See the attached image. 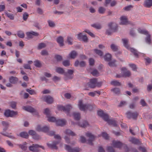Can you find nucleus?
Wrapping results in <instances>:
<instances>
[{"instance_id":"obj_1","label":"nucleus","mask_w":152,"mask_h":152,"mask_svg":"<svg viewBox=\"0 0 152 152\" xmlns=\"http://www.w3.org/2000/svg\"><path fill=\"white\" fill-rule=\"evenodd\" d=\"M122 41L124 46L133 53L135 57H137L138 54L137 53V51L136 50L133 48H131L129 46L128 43V40L126 39H122Z\"/></svg>"},{"instance_id":"obj_2","label":"nucleus","mask_w":152,"mask_h":152,"mask_svg":"<svg viewBox=\"0 0 152 152\" xmlns=\"http://www.w3.org/2000/svg\"><path fill=\"white\" fill-rule=\"evenodd\" d=\"M101 85V83L98 82L96 78L90 79L88 83V86L91 88H94L96 86H100Z\"/></svg>"},{"instance_id":"obj_3","label":"nucleus","mask_w":152,"mask_h":152,"mask_svg":"<svg viewBox=\"0 0 152 152\" xmlns=\"http://www.w3.org/2000/svg\"><path fill=\"white\" fill-rule=\"evenodd\" d=\"M78 105L80 110L83 111L87 109L91 110L92 108L91 105L88 104H84L82 101H80L79 102Z\"/></svg>"},{"instance_id":"obj_4","label":"nucleus","mask_w":152,"mask_h":152,"mask_svg":"<svg viewBox=\"0 0 152 152\" xmlns=\"http://www.w3.org/2000/svg\"><path fill=\"white\" fill-rule=\"evenodd\" d=\"M109 28L106 30V34L108 35L111 34L112 31H115L117 28V26L112 23H110L109 24Z\"/></svg>"},{"instance_id":"obj_5","label":"nucleus","mask_w":152,"mask_h":152,"mask_svg":"<svg viewBox=\"0 0 152 152\" xmlns=\"http://www.w3.org/2000/svg\"><path fill=\"white\" fill-rule=\"evenodd\" d=\"M39 148H41L43 150L45 149L44 146L37 144H33L31 146L29 147V149L30 151L33 152H38L39 151Z\"/></svg>"},{"instance_id":"obj_6","label":"nucleus","mask_w":152,"mask_h":152,"mask_svg":"<svg viewBox=\"0 0 152 152\" xmlns=\"http://www.w3.org/2000/svg\"><path fill=\"white\" fill-rule=\"evenodd\" d=\"M59 142V141H50L47 143L48 147L52 149L57 150L58 147L57 145Z\"/></svg>"},{"instance_id":"obj_7","label":"nucleus","mask_w":152,"mask_h":152,"mask_svg":"<svg viewBox=\"0 0 152 152\" xmlns=\"http://www.w3.org/2000/svg\"><path fill=\"white\" fill-rule=\"evenodd\" d=\"M41 99L49 104H51L53 102V98L49 95L43 96Z\"/></svg>"},{"instance_id":"obj_8","label":"nucleus","mask_w":152,"mask_h":152,"mask_svg":"<svg viewBox=\"0 0 152 152\" xmlns=\"http://www.w3.org/2000/svg\"><path fill=\"white\" fill-rule=\"evenodd\" d=\"M128 118H132L134 119H136L138 115V113L137 112H131L128 111L126 113Z\"/></svg>"},{"instance_id":"obj_9","label":"nucleus","mask_w":152,"mask_h":152,"mask_svg":"<svg viewBox=\"0 0 152 152\" xmlns=\"http://www.w3.org/2000/svg\"><path fill=\"white\" fill-rule=\"evenodd\" d=\"M121 73L122 74V76L123 77H129L131 75V72L125 67L122 68L121 69Z\"/></svg>"},{"instance_id":"obj_10","label":"nucleus","mask_w":152,"mask_h":152,"mask_svg":"<svg viewBox=\"0 0 152 152\" xmlns=\"http://www.w3.org/2000/svg\"><path fill=\"white\" fill-rule=\"evenodd\" d=\"M65 149L69 152H79L80 149L78 147L72 148L70 146L65 145Z\"/></svg>"},{"instance_id":"obj_11","label":"nucleus","mask_w":152,"mask_h":152,"mask_svg":"<svg viewBox=\"0 0 152 152\" xmlns=\"http://www.w3.org/2000/svg\"><path fill=\"white\" fill-rule=\"evenodd\" d=\"M86 135L87 136L89 137V139L88 140V144L90 145H93L92 142L94 140L95 138L94 135L90 133H87Z\"/></svg>"},{"instance_id":"obj_12","label":"nucleus","mask_w":152,"mask_h":152,"mask_svg":"<svg viewBox=\"0 0 152 152\" xmlns=\"http://www.w3.org/2000/svg\"><path fill=\"white\" fill-rule=\"evenodd\" d=\"M8 127H5L3 129V132H1L0 133L3 135L8 137L12 139H15V137L12 135H11V134H9L7 132H4L7 129Z\"/></svg>"},{"instance_id":"obj_13","label":"nucleus","mask_w":152,"mask_h":152,"mask_svg":"<svg viewBox=\"0 0 152 152\" xmlns=\"http://www.w3.org/2000/svg\"><path fill=\"white\" fill-rule=\"evenodd\" d=\"M72 108L71 105L69 104L66 105V106H60L58 107L59 110L64 111L68 112Z\"/></svg>"},{"instance_id":"obj_14","label":"nucleus","mask_w":152,"mask_h":152,"mask_svg":"<svg viewBox=\"0 0 152 152\" xmlns=\"http://www.w3.org/2000/svg\"><path fill=\"white\" fill-rule=\"evenodd\" d=\"M98 115L102 118L105 121L108 120V115L107 114L104 113L102 111H99L98 112Z\"/></svg>"},{"instance_id":"obj_15","label":"nucleus","mask_w":152,"mask_h":152,"mask_svg":"<svg viewBox=\"0 0 152 152\" xmlns=\"http://www.w3.org/2000/svg\"><path fill=\"white\" fill-rule=\"evenodd\" d=\"M77 38L79 39H82L84 42H87L88 40L86 35H83L81 33L77 34Z\"/></svg>"},{"instance_id":"obj_16","label":"nucleus","mask_w":152,"mask_h":152,"mask_svg":"<svg viewBox=\"0 0 152 152\" xmlns=\"http://www.w3.org/2000/svg\"><path fill=\"white\" fill-rule=\"evenodd\" d=\"M143 6L146 7H150L152 6V0H145Z\"/></svg>"},{"instance_id":"obj_17","label":"nucleus","mask_w":152,"mask_h":152,"mask_svg":"<svg viewBox=\"0 0 152 152\" xmlns=\"http://www.w3.org/2000/svg\"><path fill=\"white\" fill-rule=\"evenodd\" d=\"M24 110L31 113H36V110L31 106H24L23 107Z\"/></svg>"},{"instance_id":"obj_18","label":"nucleus","mask_w":152,"mask_h":152,"mask_svg":"<svg viewBox=\"0 0 152 152\" xmlns=\"http://www.w3.org/2000/svg\"><path fill=\"white\" fill-rule=\"evenodd\" d=\"M26 34L27 37L30 38H32L33 36H37L39 34L33 31L27 32Z\"/></svg>"},{"instance_id":"obj_19","label":"nucleus","mask_w":152,"mask_h":152,"mask_svg":"<svg viewBox=\"0 0 152 152\" xmlns=\"http://www.w3.org/2000/svg\"><path fill=\"white\" fill-rule=\"evenodd\" d=\"M121 23L122 25H126L127 23L128 20L126 16H122L120 18Z\"/></svg>"},{"instance_id":"obj_20","label":"nucleus","mask_w":152,"mask_h":152,"mask_svg":"<svg viewBox=\"0 0 152 152\" xmlns=\"http://www.w3.org/2000/svg\"><path fill=\"white\" fill-rule=\"evenodd\" d=\"M18 78L15 77L11 76L9 78V81L11 83L15 84L18 81Z\"/></svg>"},{"instance_id":"obj_21","label":"nucleus","mask_w":152,"mask_h":152,"mask_svg":"<svg viewBox=\"0 0 152 152\" xmlns=\"http://www.w3.org/2000/svg\"><path fill=\"white\" fill-rule=\"evenodd\" d=\"M66 121L64 119H58L56 120V124L57 125L62 126L64 125Z\"/></svg>"},{"instance_id":"obj_22","label":"nucleus","mask_w":152,"mask_h":152,"mask_svg":"<svg viewBox=\"0 0 152 152\" xmlns=\"http://www.w3.org/2000/svg\"><path fill=\"white\" fill-rule=\"evenodd\" d=\"M106 121H107L109 124L112 125L114 126H117L118 125L117 122L115 120H110L109 118V117H108V120Z\"/></svg>"},{"instance_id":"obj_23","label":"nucleus","mask_w":152,"mask_h":152,"mask_svg":"<svg viewBox=\"0 0 152 152\" xmlns=\"http://www.w3.org/2000/svg\"><path fill=\"white\" fill-rule=\"evenodd\" d=\"M57 41L61 46H64V38L62 37H59L57 39Z\"/></svg>"},{"instance_id":"obj_24","label":"nucleus","mask_w":152,"mask_h":152,"mask_svg":"<svg viewBox=\"0 0 152 152\" xmlns=\"http://www.w3.org/2000/svg\"><path fill=\"white\" fill-rule=\"evenodd\" d=\"M113 144L114 147L118 148H121L122 145L121 142L115 141H113Z\"/></svg>"},{"instance_id":"obj_25","label":"nucleus","mask_w":152,"mask_h":152,"mask_svg":"<svg viewBox=\"0 0 152 152\" xmlns=\"http://www.w3.org/2000/svg\"><path fill=\"white\" fill-rule=\"evenodd\" d=\"M74 72V71L72 70H68L67 71V73H64V75L66 76L68 79H71L72 78V77L71 76H68V75H72Z\"/></svg>"},{"instance_id":"obj_26","label":"nucleus","mask_w":152,"mask_h":152,"mask_svg":"<svg viewBox=\"0 0 152 152\" xmlns=\"http://www.w3.org/2000/svg\"><path fill=\"white\" fill-rule=\"evenodd\" d=\"M145 35L146 36L145 39V42L149 44H150L151 42V35L148 33V32Z\"/></svg>"},{"instance_id":"obj_27","label":"nucleus","mask_w":152,"mask_h":152,"mask_svg":"<svg viewBox=\"0 0 152 152\" xmlns=\"http://www.w3.org/2000/svg\"><path fill=\"white\" fill-rule=\"evenodd\" d=\"M113 93L116 95H119L121 94L120 90L118 88H115L111 90Z\"/></svg>"},{"instance_id":"obj_28","label":"nucleus","mask_w":152,"mask_h":152,"mask_svg":"<svg viewBox=\"0 0 152 152\" xmlns=\"http://www.w3.org/2000/svg\"><path fill=\"white\" fill-rule=\"evenodd\" d=\"M70 58L72 59L75 58L77 55V53L75 50L72 51L69 54Z\"/></svg>"},{"instance_id":"obj_29","label":"nucleus","mask_w":152,"mask_h":152,"mask_svg":"<svg viewBox=\"0 0 152 152\" xmlns=\"http://www.w3.org/2000/svg\"><path fill=\"white\" fill-rule=\"evenodd\" d=\"M18 135L26 139L28 137V133L24 132H20Z\"/></svg>"},{"instance_id":"obj_30","label":"nucleus","mask_w":152,"mask_h":152,"mask_svg":"<svg viewBox=\"0 0 152 152\" xmlns=\"http://www.w3.org/2000/svg\"><path fill=\"white\" fill-rule=\"evenodd\" d=\"M64 133L65 134H67L68 135H69L72 136H75L76 135L72 131L68 129H66L64 132Z\"/></svg>"},{"instance_id":"obj_31","label":"nucleus","mask_w":152,"mask_h":152,"mask_svg":"<svg viewBox=\"0 0 152 152\" xmlns=\"http://www.w3.org/2000/svg\"><path fill=\"white\" fill-rule=\"evenodd\" d=\"M111 55L109 53L106 54L104 56V60L107 61H110L111 60Z\"/></svg>"},{"instance_id":"obj_32","label":"nucleus","mask_w":152,"mask_h":152,"mask_svg":"<svg viewBox=\"0 0 152 152\" xmlns=\"http://www.w3.org/2000/svg\"><path fill=\"white\" fill-rule=\"evenodd\" d=\"M73 115L76 120H78L80 118V114L79 113L74 112L73 113Z\"/></svg>"},{"instance_id":"obj_33","label":"nucleus","mask_w":152,"mask_h":152,"mask_svg":"<svg viewBox=\"0 0 152 152\" xmlns=\"http://www.w3.org/2000/svg\"><path fill=\"white\" fill-rule=\"evenodd\" d=\"M79 125L81 127L85 128L88 126V122L86 121H83L82 123L79 124Z\"/></svg>"},{"instance_id":"obj_34","label":"nucleus","mask_w":152,"mask_h":152,"mask_svg":"<svg viewBox=\"0 0 152 152\" xmlns=\"http://www.w3.org/2000/svg\"><path fill=\"white\" fill-rule=\"evenodd\" d=\"M91 26L97 29H100L102 28L101 25L99 23H94L91 25Z\"/></svg>"},{"instance_id":"obj_35","label":"nucleus","mask_w":152,"mask_h":152,"mask_svg":"<svg viewBox=\"0 0 152 152\" xmlns=\"http://www.w3.org/2000/svg\"><path fill=\"white\" fill-rule=\"evenodd\" d=\"M110 47L111 49L114 51H117L118 50V46L114 44H112L111 45Z\"/></svg>"},{"instance_id":"obj_36","label":"nucleus","mask_w":152,"mask_h":152,"mask_svg":"<svg viewBox=\"0 0 152 152\" xmlns=\"http://www.w3.org/2000/svg\"><path fill=\"white\" fill-rule=\"evenodd\" d=\"M111 84L114 86H119L121 85V83L117 80H113L111 82Z\"/></svg>"},{"instance_id":"obj_37","label":"nucleus","mask_w":152,"mask_h":152,"mask_svg":"<svg viewBox=\"0 0 152 152\" xmlns=\"http://www.w3.org/2000/svg\"><path fill=\"white\" fill-rule=\"evenodd\" d=\"M34 65L36 67H40L41 66V64L38 60H36L34 61Z\"/></svg>"},{"instance_id":"obj_38","label":"nucleus","mask_w":152,"mask_h":152,"mask_svg":"<svg viewBox=\"0 0 152 152\" xmlns=\"http://www.w3.org/2000/svg\"><path fill=\"white\" fill-rule=\"evenodd\" d=\"M46 47L45 44L43 43H40L39 44L37 48L38 49L40 50L42 48H44Z\"/></svg>"},{"instance_id":"obj_39","label":"nucleus","mask_w":152,"mask_h":152,"mask_svg":"<svg viewBox=\"0 0 152 152\" xmlns=\"http://www.w3.org/2000/svg\"><path fill=\"white\" fill-rule=\"evenodd\" d=\"M116 62V60H113L112 61L109 62L108 63V64L109 65L110 67L115 66H116L115 64Z\"/></svg>"},{"instance_id":"obj_40","label":"nucleus","mask_w":152,"mask_h":152,"mask_svg":"<svg viewBox=\"0 0 152 152\" xmlns=\"http://www.w3.org/2000/svg\"><path fill=\"white\" fill-rule=\"evenodd\" d=\"M17 35L19 37L21 38H23L24 37V34L23 32L21 31L18 32Z\"/></svg>"},{"instance_id":"obj_41","label":"nucleus","mask_w":152,"mask_h":152,"mask_svg":"<svg viewBox=\"0 0 152 152\" xmlns=\"http://www.w3.org/2000/svg\"><path fill=\"white\" fill-rule=\"evenodd\" d=\"M56 72L60 74H63L64 72V69L61 68H57L56 69Z\"/></svg>"},{"instance_id":"obj_42","label":"nucleus","mask_w":152,"mask_h":152,"mask_svg":"<svg viewBox=\"0 0 152 152\" xmlns=\"http://www.w3.org/2000/svg\"><path fill=\"white\" fill-rule=\"evenodd\" d=\"M137 31L139 33L145 35L146 34H147L148 32V31H147L144 30H142L140 28L138 29Z\"/></svg>"},{"instance_id":"obj_43","label":"nucleus","mask_w":152,"mask_h":152,"mask_svg":"<svg viewBox=\"0 0 152 152\" xmlns=\"http://www.w3.org/2000/svg\"><path fill=\"white\" fill-rule=\"evenodd\" d=\"M130 67L132 68L134 71H135L137 69V67L136 65L133 64H129Z\"/></svg>"},{"instance_id":"obj_44","label":"nucleus","mask_w":152,"mask_h":152,"mask_svg":"<svg viewBox=\"0 0 152 152\" xmlns=\"http://www.w3.org/2000/svg\"><path fill=\"white\" fill-rule=\"evenodd\" d=\"M131 142L133 143L134 144H137L139 142L138 140L134 138H132L130 140Z\"/></svg>"},{"instance_id":"obj_45","label":"nucleus","mask_w":152,"mask_h":152,"mask_svg":"<svg viewBox=\"0 0 152 152\" xmlns=\"http://www.w3.org/2000/svg\"><path fill=\"white\" fill-rule=\"evenodd\" d=\"M67 41L68 45H72V44L73 39L71 37H68L67 38Z\"/></svg>"},{"instance_id":"obj_46","label":"nucleus","mask_w":152,"mask_h":152,"mask_svg":"<svg viewBox=\"0 0 152 152\" xmlns=\"http://www.w3.org/2000/svg\"><path fill=\"white\" fill-rule=\"evenodd\" d=\"M94 51L96 54L100 56H103V53L101 50L98 49H95Z\"/></svg>"},{"instance_id":"obj_47","label":"nucleus","mask_w":152,"mask_h":152,"mask_svg":"<svg viewBox=\"0 0 152 152\" xmlns=\"http://www.w3.org/2000/svg\"><path fill=\"white\" fill-rule=\"evenodd\" d=\"M48 120L50 122H54V121H56V118L54 117H49L48 116Z\"/></svg>"},{"instance_id":"obj_48","label":"nucleus","mask_w":152,"mask_h":152,"mask_svg":"<svg viewBox=\"0 0 152 152\" xmlns=\"http://www.w3.org/2000/svg\"><path fill=\"white\" fill-rule=\"evenodd\" d=\"M28 17V14L27 13L25 12L23 15V18L24 20L26 21Z\"/></svg>"},{"instance_id":"obj_49","label":"nucleus","mask_w":152,"mask_h":152,"mask_svg":"<svg viewBox=\"0 0 152 152\" xmlns=\"http://www.w3.org/2000/svg\"><path fill=\"white\" fill-rule=\"evenodd\" d=\"M105 10V9L103 7H100L99 9V13L103 14Z\"/></svg>"},{"instance_id":"obj_50","label":"nucleus","mask_w":152,"mask_h":152,"mask_svg":"<svg viewBox=\"0 0 152 152\" xmlns=\"http://www.w3.org/2000/svg\"><path fill=\"white\" fill-rule=\"evenodd\" d=\"M144 59L146 62V64L147 63L150 64L152 61V59L148 57L145 58Z\"/></svg>"},{"instance_id":"obj_51","label":"nucleus","mask_w":152,"mask_h":152,"mask_svg":"<svg viewBox=\"0 0 152 152\" xmlns=\"http://www.w3.org/2000/svg\"><path fill=\"white\" fill-rule=\"evenodd\" d=\"M10 110H6L5 112H4V115L7 117H9V115L10 114Z\"/></svg>"},{"instance_id":"obj_52","label":"nucleus","mask_w":152,"mask_h":152,"mask_svg":"<svg viewBox=\"0 0 152 152\" xmlns=\"http://www.w3.org/2000/svg\"><path fill=\"white\" fill-rule=\"evenodd\" d=\"M6 16L9 18L11 20H13L14 19V17L13 15L11 13H6Z\"/></svg>"},{"instance_id":"obj_53","label":"nucleus","mask_w":152,"mask_h":152,"mask_svg":"<svg viewBox=\"0 0 152 152\" xmlns=\"http://www.w3.org/2000/svg\"><path fill=\"white\" fill-rule=\"evenodd\" d=\"M63 64L65 66H69L70 65L69 61L68 60H65L63 62Z\"/></svg>"},{"instance_id":"obj_54","label":"nucleus","mask_w":152,"mask_h":152,"mask_svg":"<svg viewBox=\"0 0 152 152\" xmlns=\"http://www.w3.org/2000/svg\"><path fill=\"white\" fill-rule=\"evenodd\" d=\"M55 58L57 61L59 62L61 61L62 58L61 56L59 55H57L55 56Z\"/></svg>"},{"instance_id":"obj_55","label":"nucleus","mask_w":152,"mask_h":152,"mask_svg":"<svg viewBox=\"0 0 152 152\" xmlns=\"http://www.w3.org/2000/svg\"><path fill=\"white\" fill-rule=\"evenodd\" d=\"M17 114V112H15L13 111H10V114L9 117H12Z\"/></svg>"},{"instance_id":"obj_56","label":"nucleus","mask_w":152,"mask_h":152,"mask_svg":"<svg viewBox=\"0 0 152 152\" xmlns=\"http://www.w3.org/2000/svg\"><path fill=\"white\" fill-rule=\"evenodd\" d=\"M107 152H115V150L112 147L108 146L107 148Z\"/></svg>"},{"instance_id":"obj_57","label":"nucleus","mask_w":152,"mask_h":152,"mask_svg":"<svg viewBox=\"0 0 152 152\" xmlns=\"http://www.w3.org/2000/svg\"><path fill=\"white\" fill-rule=\"evenodd\" d=\"M91 74L94 76H96L98 75L99 73L97 70L95 69L91 72Z\"/></svg>"},{"instance_id":"obj_58","label":"nucleus","mask_w":152,"mask_h":152,"mask_svg":"<svg viewBox=\"0 0 152 152\" xmlns=\"http://www.w3.org/2000/svg\"><path fill=\"white\" fill-rule=\"evenodd\" d=\"M140 103L142 106H147L146 103L143 99H142L140 101Z\"/></svg>"},{"instance_id":"obj_59","label":"nucleus","mask_w":152,"mask_h":152,"mask_svg":"<svg viewBox=\"0 0 152 152\" xmlns=\"http://www.w3.org/2000/svg\"><path fill=\"white\" fill-rule=\"evenodd\" d=\"M132 7L133 6L132 5H129L124 8V10L128 11L130 10Z\"/></svg>"},{"instance_id":"obj_60","label":"nucleus","mask_w":152,"mask_h":152,"mask_svg":"<svg viewBox=\"0 0 152 152\" xmlns=\"http://www.w3.org/2000/svg\"><path fill=\"white\" fill-rule=\"evenodd\" d=\"M85 32L88 34L91 37H94L95 36L94 35L93 33L90 32L89 30H85Z\"/></svg>"},{"instance_id":"obj_61","label":"nucleus","mask_w":152,"mask_h":152,"mask_svg":"<svg viewBox=\"0 0 152 152\" xmlns=\"http://www.w3.org/2000/svg\"><path fill=\"white\" fill-rule=\"evenodd\" d=\"M126 104V102L124 101H121L120 103L118 105V106L120 107H123Z\"/></svg>"},{"instance_id":"obj_62","label":"nucleus","mask_w":152,"mask_h":152,"mask_svg":"<svg viewBox=\"0 0 152 152\" xmlns=\"http://www.w3.org/2000/svg\"><path fill=\"white\" fill-rule=\"evenodd\" d=\"M49 25L51 27H54L55 26V24L54 23L50 20H49L48 21Z\"/></svg>"},{"instance_id":"obj_63","label":"nucleus","mask_w":152,"mask_h":152,"mask_svg":"<svg viewBox=\"0 0 152 152\" xmlns=\"http://www.w3.org/2000/svg\"><path fill=\"white\" fill-rule=\"evenodd\" d=\"M102 136L104 139L106 140L108 139V136L107 133H102Z\"/></svg>"},{"instance_id":"obj_64","label":"nucleus","mask_w":152,"mask_h":152,"mask_svg":"<svg viewBox=\"0 0 152 152\" xmlns=\"http://www.w3.org/2000/svg\"><path fill=\"white\" fill-rule=\"evenodd\" d=\"M26 91L29 93L30 94H33L34 93V91L33 90H30L29 89H27L26 90Z\"/></svg>"}]
</instances>
